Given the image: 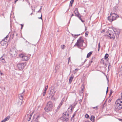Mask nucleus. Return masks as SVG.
<instances>
[{
    "mask_svg": "<svg viewBox=\"0 0 122 122\" xmlns=\"http://www.w3.org/2000/svg\"><path fill=\"white\" fill-rule=\"evenodd\" d=\"M71 35L72 36L74 37L75 38V39L78 36H79L80 35V34H77V35H74L73 34H72Z\"/></svg>",
    "mask_w": 122,
    "mask_h": 122,
    "instance_id": "nucleus-18",
    "label": "nucleus"
},
{
    "mask_svg": "<svg viewBox=\"0 0 122 122\" xmlns=\"http://www.w3.org/2000/svg\"><path fill=\"white\" fill-rule=\"evenodd\" d=\"M86 60H87L86 59V60H85V61H84V62L85 63V62H86Z\"/></svg>",
    "mask_w": 122,
    "mask_h": 122,
    "instance_id": "nucleus-63",
    "label": "nucleus"
},
{
    "mask_svg": "<svg viewBox=\"0 0 122 122\" xmlns=\"http://www.w3.org/2000/svg\"><path fill=\"white\" fill-rule=\"evenodd\" d=\"M101 63L102 64L104 65V59H102L101 61Z\"/></svg>",
    "mask_w": 122,
    "mask_h": 122,
    "instance_id": "nucleus-24",
    "label": "nucleus"
},
{
    "mask_svg": "<svg viewBox=\"0 0 122 122\" xmlns=\"http://www.w3.org/2000/svg\"><path fill=\"white\" fill-rule=\"evenodd\" d=\"M0 74L1 76L4 75V74L2 73L0 71Z\"/></svg>",
    "mask_w": 122,
    "mask_h": 122,
    "instance_id": "nucleus-46",
    "label": "nucleus"
},
{
    "mask_svg": "<svg viewBox=\"0 0 122 122\" xmlns=\"http://www.w3.org/2000/svg\"><path fill=\"white\" fill-rule=\"evenodd\" d=\"M10 53L13 57L15 56L17 54V52L16 51V50L13 48L10 49Z\"/></svg>",
    "mask_w": 122,
    "mask_h": 122,
    "instance_id": "nucleus-7",
    "label": "nucleus"
},
{
    "mask_svg": "<svg viewBox=\"0 0 122 122\" xmlns=\"http://www.w3.org/2000/svg\"><path fill=\"white\" fill-rule=\"evenodd\" d=\"M8 35H7L4 38V40H5V41H7V38L8 37Z\"/></svg>",
    "mask_w": 122,
    "mask_h": 122,
    "instance_id": "nucleus-40",
    "label": "nucleus"
},
{
    "mask_svg": "<svg viewBox=\"0 0 122 122\" xmlns=\"http://www.w3.org/2000/svg\"><path fill=\"white\" fill-rule=\"evenodd\" d=\"M53 105L52 102L49 101L47 103L46 107L44 108V109L47 112L51 111L52 109Z\"/></svg>",
    "mask_w": 122,
    "mask_h": 122,
    "instance_id": "nucleus-1",
    "label": "nucleus"
},
{
    "mask_svg": "<svg viewBox=\"0 0 122 122\" xmlns=\"http://www.w3.org/2000/svg\"><path fill=\"white\" fill-rule=\"evenodd\" d=\"M74 15L73 14H72L71 15V17H72L74 16Z\"/></svg>",
    "mask_w": 122,
    "mask_h": 122,
    "instance_id": "nucleus-56",
    "label": "nucleus"
},
{
    "mask_svg": "<svg viewBox=\"0 0 122 122\" xmlns=\"http://www.w3.org/2000/svg\"><path fill=\"white\" fill-rule=\"evenodd\" d=\"M92 15H91V16H90V20H91V17H92Z\"/></svg>",
    "mask_w": 122,
    "mask_h": 122,
    "instance_id": "nucleus-61",
    "label": "nucleus"
},
{
    "mask_svg": "<svg viewBox=\"0 0 122 122\" xmlns=\"http://www.w3.org/2000/svg\"><path fill=\"white\" fill-rule=\"evenodd\" d=\"M98 106H97L96 107H92V108L93 109H96L97 110L98 109Z\"/></svg>",
    "mask_w": 122,
    "mask_h": 122,
    "instance_id": "nucleus-35",
    "label": "nucleus"
},
{
    "mask_svg": "<svg viewBox=\"0 0 122 122\" xmlns=\"http://www.w3.org/2000/svg\"><path fill=\"white\" fill-rule=\"evenodd\" d=\"M100 47H101V46H100V42H99L98 44V51H99V50L100 49Z\"/></svg>",
    "mask_w": 122,
    "mask_h": 122,
    "instance_id": "nucleus-25",
    "label": "nucleus"
},
{
    "mask_svg": "<svg viewBox=\"0 0 122 122\" xmlns=\"http://www.w3.org/2000/svg\"><path fill=\"white\" fill-rule=\"evenodd\" d=\"M108 57V55L107 54H106L104 56V58L105 59H106Z\"/></svg>",
    "mask_w": 122,
    "mask_h": 122,
    "instance_id": "nucleus-28",
    "label": "nucleus"
},
{
    "mask_svg": "<svg viewBox=\"0 0 122 122\" xmlns=\"http://www.w3.org/2000/svg\"><path fill=\"white\" fill-rule=\"evenodd\" d=\"M108 87H107V91H106V93H107L108 92Z\"/></svg>",
    "mask_w": 122,
    "mask_h": 122,
    "instance_id": "nucleus-50",
    "label": "nucleus"
},
{
    "mask_svg": "<svg viewBox=\"0 0 122 122\" xmlns=\"http://www.w3.org/2000/svg\"><path fill=\"white\" fill-rule=\"evenodd\" d=\"M64 100L62 99V100L61 102V103L58 106V107H57V109H59L60 107L62 105L63 102Z\"/></svg>",
    "mask_w": 122,
    "mask_h": 122,
    "instance_id": "nucleus-15",
    "label": "nucleus"
},
{
    "mask_svg": "<svg viewBox=\"0 0 122 122\" xmlns=\"http://www.w3.org/2000/svg\"><path fill=\"white\" fill-rule=\"evenodd\" d=\"M65 46V45H61V48L62 49H63L64 48V47Z\"/></svg>",
    "mask_w": 122,
    "mask_h": 122,
    "instance_id": "nucleus-37",
    "label": "nucleus"
},
{
    "mask_svg": "<svg viewBox=\"0 0 122 122\" xmlns=\"http://www.w3.org/2000/svg\"><path fill=\"white\" fill-rule=\"evenodd\" d=\"M41 7L42 6H41L39 10L37 11V12H41V10L42 9Z\"/></svg>",
    "mask_w": 122,
    "mask_h": 122,
    "instance_id": "nucleus-38",
    "label": "nucleus"
},
{
    "mask_svg": "<svg viewBox=\"0 0 122 122\" xmlns=\"http://www.w3.org/2000/svg\"><path fill=\"white\" fill-rule=\"evenodd\" d=\"M85 117L86 118H88L89 117V115H88L87 114H86L85 115Z\"/></svg>",
    "mask_w": 122,
    "mask_h": 122,
    "instance_id": "nucleus-36",
    "label": "nucleus"
},
{
    "mask_svg": "<svg viewBox=\"0 0 122 122\" xmlns=\"http://www.w3.org/2000/svg\"><path fill=\"white\" fill-rule=\"evenodd\" d=\"M105 30L104 29V30H102L101 31V33H103L104 32H105Z\"/></svg>",
    "mask_w": 122,
    "mask_h": 122,
    "instance_id": "nucleus-44",
    "label": "nucleus"
},
{
    "mask_svg": "<svg viewBox=\"0 0 122 122\" xmlns=\"http://www.w3.org/2000/svg\"><path fill=\"white\" fill-rule=\"evenodd\" d=\"M10 118V117L9 116H7L5 118L4 120L6 121L8 120Z\"/></svg>",
    "mask_w": 122,
    "mask_h": 122,
    "instance_id": "nucleus-26",
    "label": "nucleus"
},
{
    "mask_svg": "<svg viewBox=\"0 0 122 122\" xmlns=\"http://www.w3.org/2000/svg\"><path fill=\"white\" fill-rule=\"evenodd\" d=\"M19 100H21L22 101V100L23 99V95H20L19 96Z\"/></svg>",
    "mask_w": 122,
    "mask_h": 122,
    "instance_id": "nucleus-22",
    "label": "nucleus"
},
{
    "mask_svg": "<svg viewBox=\"0 0 122 122\" xmlns=\"http://www.w3.org/2000/svg\"><path fill=\"white\" fill-rule=\"evenodd\" d=\"M18 0H15L14 1V3L15 4L16 2Z\"/></svg>",
    "mask_w": 122,
    "mask_h": 122,
    "instance_id": "nucleus-54",
    "label": "nucleus"
},
{
    "mask_svg": "<svg viewBox=\"0 0 122 122\" xmlns=\"http://www.w3.org/2000/svg\"><path fill=\"white\" fill-rule=\"evenodd\" d=\"M104 65H105L106 67H107V65L105 63Z\"/></svg>",
    "mask_w": 122,
    "mask_h": 122,
    "instance_id": "nucleus-59",
    "label": "nucleus"
},
{
    "mask_svg": "<svg viewBox=\"0 0 122 122\" xmlns=\"http://www.w3.org/2000/svg\"><path fill=\"white\" fill-rule=\"evenodd\" d=\"M5 122V120L4 119L1 122Z\"/></svg>",
    "mask_w": 122,
    "mask_h": 122,
    "instance_id": "nucleus-53",
    "label": "nucleus"
},
{
    "mask_svg": "<svg viewBox=\"0 0 122 122\" xmlns=\"http://www.w3.org/2000/svg\"><path fill=\"white\" fill-rule=\"evenodd\" d=\"M26 65L25 63H20L17 64V67L19 69L22 70L24 68Z\"/></svg>",
    "mask_w": 122,
    "mask_h": 122,
    "instance_id": "nucleus-5",
    "label": "nucleus"
},
{
    "mask_svg": "<svg viewBox=\"0 0 122 122\" xmlns=\"http://www.w3.org/2000/svg\"><path fill=\"white\" fill-rule=\"evenodd\" d=\"M6 41L5 40H3L0 43L1 45L3 46L5 45L6 43Z\"/></svg>",
    "mask_w": 122,
    "mask_h": 122,
    "instance_id": "nucleus-12",
    "label": "nucleus"
},
{
    "mask_svg": "<svg viewBox=\"0 0 122 122\" xmlns=\"http://www.w3.org/2000/svg\"><path fill=\"white\" fill-rule=\"evenodd\" d=\"M46 92L44 91V92L43 93V96H44L46 94Z\"/></svg>",
    "mask_w": 122,
    "mask_h": 122,
    "instance_id": "nucleus-43",
    "label": "nucleus"
},
{
    "mask_svg": "<svg viewBox=\"0 0 122 122\" xmlns=\"http://www.w3.org/2000/svg\"><path fill=\"white\" fill-rule=\"evenodd\" d=\"M110 15L112 17V19L113 20H116L119 17V16L114 13L112 12L110 13Z\"/></svg>",
    "mask_w": 122,
    "mask_h": 122,
    "instance_id": "nucleus-8",
    "label": "nucleus"
},
{
    "mask_svg": "<svg viewBox=\"0 0 122 122\" xmlns=\"http://www.w3.org/2000/svg\"><path fill=\"white\" fill-rule=\"evenodd\" d=\"M22 101L21 100H19L17 103L18 105L19 106H20L22 104Z\"/></svg>",
    "mask_w": 122,
    "mask_h": 122,
    "instance_id": "nucleus-19",
    "label": "nucleus"
},
{
    "mask_svg": "<svg viewBox=\"0 0 122 122\" xmlns=\"http://www.w3.org/2000/svg\"><path fill=\"white\" fill-rule=\"evenodd\" d=\"M40 118V117L39 115H35L33 117L34 120L36 122H38V119Z\"/></svg>",
    "mask_w": 122,
    "mask_h": 122,
    "instance_id": "nucleus-10",
    "label": "nucleus"
},
{
    "mask_svg": "<svg viewBox=\"0 0 122 122\" xmlns=\"http://www.w3.org/2000/svg\"><path fill=\"white\" fill-rule=\"evenodd\" d=\"M78 18L81 20V22H82L83 23L85 22L84 20H82V19L81 18V17H78Z\"/></svg>",
    "mask_w": 122,
    "mask_h": 122,
    "instance_id": "nucleus-34",
    "label": "nucleus"
},
{
    "mask_svg": "<svg viewBox=\"0 0 122 122\" xmlns=\"http://www.w3.org/2000/svg\"><path fill=\"white\" fill-rule=\"evenodd\" d=\"M88 31H86L85 33V36L86 37H87L88 36Z\"/></svg>",
    "mask_w": 122,
    "mask_h": 122,
    "instance_id": "nucleus-33",
    "label": "nucleus"
},
{
    "mask_svg": "<svg viewBox=\"0 0 122 122\" xmlns=\"http://www.w3.org/2000/svg\"><path fill=\"white\" fill-rule=\"evenodd\" d=\"M114 32L116 34L118 35L120 32V31L117 28H114L113 29Z\"/></svg>",
    "mask_w": 122,
    "mask_h": 122,
    "instance_id": "nucleus-11",
    "label": "nucleus"
},
{
    "mask_svg": "<svg viewBox=\"0 0 122 122\" xmlns=\"http://www.w3.org/2000/svg\"><path fill=\"white\" fill-rule=\"evenodd\" d=\"M59 66H56V67L55 68V69L56 70V68L59 69Z\"/></svg>",
    "mask_w": 122,
    "mask_h": 122,
    "instance_id": "nucleus-42",
    "label": "nucleus"
},
{
    "mask_svg": "<svg viewBox=\"0 0 122 122\" xmlns=\"http://www.w3.org/2000/svg\"><path fill=\"white\" fill-rule=\"evenodd\" d=\"M75 16L78 17H81V15L79 13L78 9L77 8L75 9Z\"/></svg>",
    "mask_w": 122,
    "mask_h": 122,
    "instance_id": "nucleus-9",
    "label": "nucleus"
},
{
    "mask_svg": "<svg viewBox=\"0 0 122 122\" xmlns=\"http://www.w3.org/2000/svg\"><path fill=\"white\" fill-rule=\"evenodd\" d=\"M32 13H32H32H31L30 14V15H32Z\"/></svg>",
    "mask_w": 122,
    "mask_h": 122,
    "instance_id": "nucleus-64",
    "label": "nucleus"
},
{
    "mask_svg": "<svg viewBox=\"0 0 122 122\" xmlns=\"http://www.w3.org/2000/svg\"><path fill=\"white\" fill-rule=\"evenodd\" d=\"M0 60L3 62H5V60L4 58H2L1 57L0 58Z\"/></svg>",
    "mask_w": 122,
    "mask_h": 122,
    "instance_id": "nucleus-27",
    "label": "nucleus"
},
{
    "mask_svg": "<svg viewBox=\"0 0 122 122\" xmlns=\"http://www.w3.org/2000/svg\"><path fill=\"white\" fill-rule=\"evenodd\" d=\"M15 32H14V33L13 34V36H14V35H15ZM16 36H18V34L17 33H16Z\"/></svg>",
    "mask_w": 122,
    "mask_h": 122,
    "instance_id": "nucleus-41",
    "label": "nucleus"
},
{
    "mask_svg": "<svg viewBox=\"0 0 122 122\" xmlns=\"http://www.w3.org/2000/svg\"><path fill=\"white\" fill-rule=\"evenodd\" d=\"M118 120L120 121H122V119H119Z\"/></svg>",
    "mask_w": 122,
    "mask_h": 122,
    "instance_id": "nucleus-55",
    "label": "nucleus"
},
{
    "mask_svg": "<svg viewBox=\"0 0 122 122\" xmlns=\"http://www.w3.org/2000/svg\"><path fill=\"white\" fill-rule=\"evenodd\" d=\"M115 109L119 110L122 108V100L118 99L116 101L115 104Z\"/></svg>",
    "mask_w": 122,
    "mask_h": 122,
    "instance_id": "nucleus-2",
    "label": "nucleus"
},
{
    "mask_svg": "<svg viewBox=\"0 0 122 122\" xmlns=\"http://www.w3.org/2000/svg\"><path fill=\"white\" fill-rule=\"evenodd\" d=\"M72 4H73L70 3V6H72Z\"/></svg>",
    "mask_w": 122,
    "mask_h": 122,
    "instance_id": "nucleus-51",
    "label": "nucleus"
},
{
    "mask_svg": "<svg viewBox=\"0 0 122 122\" xmlns=\"http://www.w3.org/2000/svg\"><path fill=\"white\" fill-rule=\"evenodd\" d=\"M84 63H85V62H83L82 63V65H83L84 64Z\"/></svg>",
    "mask_w": 122,
    "mask_h": 122,
    "instance_id": "nucleus-62",
    "label": "nucleus"
},
{
    "mask_svg": "<svg viewBox=\"0 0 122 122\" xmlns=\"http://www.w3.org/2000/svg\"><path fill=\"white\" fill-rule=\"evenodd\" d=\"M73 2H74V1H72L71 0L70 2V3L73 4Z\"/></svg>",
    "mask_w": 122,
    "mask_h": 122,
    "instance_id": "nucleus-52",
    "label": "nucleus"
},
{
    "mask_svg": "<svg viewBox=\"0 0 122 122\" xmlns=\"http://www.w3.org/2000/svg\"><path fill=\"white\" fill-rule=\"evenodd\" d=\"M95 117L93 116H91L90 118V119L91 121L92 122H94V121Z\"/></svg>",
    "mask_w": 122,
    "mask_h": 122,
    "instance_id": "nucleus-17",
    "label": "nucleus"
},
{
    "mask_svg": "<svg viewBox=\"0 0 122 122\" xmlns=\"http://www.w3.org/2000/svg\"><path fill=\"white\" fill-rule=\"evenodd\" d=\"M74 78V76H71L69 79V82L70 84H71L72 82V80Z\"/></svg>",
    "mask_w": 122,
    "mask_h": 122,
    "instance_id": "nucleus-20",
    "label": "nucleus"
},
{
    "mask_svg": "<svg viewBox=\"0 0 122 122\" xmlns=\"http://www.w3.org/2000/svg\"><path fill=\"white\" fill-rule=\"evenodd\" d=\"M19 56L21 58V59L23 61H27L30 59L29 57L25 54H20L19 55Z\"/></svg>",
    "mask_w": 122,
    "mask_h": 122,
    "instance_id": "nucleus-4",
    "label": "nucleus"
},
{
    "mask_svg": "<svg viewBox=\"0 0 122 122\" xmlns=\"http://www.w3.org/2000/svg\"><path fill=\"white\" fill-rule=\"evenodd\" d=\"M108 20L110 22H112L113 20L112 19V17L111 15L110 16H108Z\"/></svg>",
    "mask_w": 122,
    "mask_h": 122,
    "instance_id": "nucleus-16",
    "label": "nucleus"
},
{
    "mask_svg": "<svg viewBox=\"0 0 122 122\" xmlns=\"http://www.w3.org/2000/svg\"><path fill=\"white\" fill-rule=\"evenodd\" d=\"M32 115V114H28L27 115V116L29 118V119H28V121H29L30 120Z\"/></svg>",
    "mask_w": 122,
    "mask_h": 122,
    "instance_id": "nucleus-14",
    "label": "nucleus"
},
{
    "mask_svg": "<svg viewBox=\"0 0 122 122\" xmlns=\"http://www.w3.org/2000/svg\"><path fill=\"white\" fill-rule=\"evenodd\" d=\"M121 99H120L121 100H122V92L121 93Z\"/></svg>",
    "mask_w": 122,
    "mask_h": 122,
    "instance_id": "nucleus-49",
    "label": "nucleus"
},
{
    "mask_svg": "<svg viewBox=\"0 0 122 122\" xmlns=\"http://www.w3.org/2000/svg\"><path fill=\"white\" fill-rule=\"evenodd\" d=\"M78 70V69H76L74 71H73V73H74V74H75L76 73L77 71Z\"/></svg>",
    "mask_w": 122,
    "mask_h": 122,
    "instance_id": "nucleus-30",
    "label": "nucleus"
},
{
    "mask_svg": "<svg viewBox=\"0 0 122 122\" xmlns=\"http://www.w3.org/2000/svg\"><path fill=\"white\" fill-rule=\"evenodd\" d=\"M92 62V60L91 61H90L89 63V65L88 66H86V67H88L91 64V63Z\"/></svg>",
    "mask_w": 122,
    "mask_h": 122,
    "instance_id": "nucleus-31",
    "label": "nucleus"
},
{
    "mask_svg": "<svg viewBox=\"0 0 122 122\" xmlns=\"http://www.w3.org/2000/svg\"><path fill=\"white\" fill-rule=\"evenodd\" d=\"M87 30V28L86 27H85V30Z\"/></svg>",
    "mask_w": 122,
    "mask_h": 122,
    "instance_id": "nucleus-60",
    "label": "nucleus"
},
{
    "mask_svg": "<svg viewBox=\"0 0 122 122\" xmlns=\"http://www.w3.org/2000/svg\"><path fill=\"white\" fill-rule=\"evenodd\" d=\"M84 41L82 37H80L77 40L76 43L75 44L74 46H77L78 48H81L83 46V43Z\"/></svg>",
    "mask_w": 122,
    "mask_h": 122,
    "instance_id": "nucleus-3",
    "label": "nucleus"
},
{
    "mask_svg": "<svg viewBox=\"0 0 122 122\" xmlns=\"http://www.w3.org/2000/svg\"><path fill=\"white\" fill-rule=\"evenodd\" d=\"M78 70V69H76L74 71H73V73H74V74H75L76 73L77 71Z\"/></svg>",
    "mask_w": 122,
    "mask_h": 122,
    "instance_id": "nucleus-29",
    "label": "nucleus"
},
{
    "mask_svg": "<svg viewBox=\"0 0 122 122\" xmlns=\"http://www.w3.org/2000/svg\"><path fill=\"white\" fill-rule=\"evenodd\" d=\"M92 52H89L87 55V57L88 58L89 57L92 55Z\"/></svg>",
    "mask_w": 122,
    "mask_h": 122,
    "instance_id": "nucleus-21",
    "label": "nucleus"
},
{
    "mask_svg": "<svg viewBox=\"0 0 122 122\" xmlns=\"http://www.w3.org/2000/svg\"><path fill=\"white\" fill-rule=\"evenodd\" d=\"M70 58L71 57H69V58H68V63L69 64V62L71 61V60H70Z\"/></svg>",
    "mask_w": 122,
    "mask_h": 122,
    "instance_id": "nucleus-39",
    "label": "nucleus"
},
{
    "mask_svg": "<svg viewBox=\"0 0 122 122\" xmlns=\"http://www.w3.org/2000/svg\"><path fill=\"white\" fill-rule=\"evenodd\" d=\"M85 122H91V121H86Z\"/></svg>",
    "mask_w": 122,
    "mask_h": 122,
    "instance_id": "nucleus-58",
    "label": "nucleus"
},
{
    "mask_svg": "<svg viewBox=\"0 0 122 122\" xmlns=\"http://www.w3.org/2000/svg\"><path fill=\"white\" fill-rule=\"evenodd\" d=\"M110 67H111V66L110 65V64L109 63V66H108V68H109Z\"/></svg>",
    "mask_w": 122,
    "mask_h": 122,
    "instance_id": "nucleus-48",
    "label": "nucleus"
},
{
    "mask_svg": "<svg viewBox=\"0 0 122 122\" xmlns=\"http://www.w3.org/2000/svg\"><path fill=\"white\" fill-rule=\"evenodd\" d=\"M81 90L82 92L83 93V91L84 90V85H82L81 87Z\"/></svg>",
    "mask_w": 122,
    "mask_h": 122,
    "instance_id": "nucleus-23",
    "label": "nucleus"
},
{
    "mask_svg": "<svg viewBox=\"0 0 122 122\" xmlns=\"http://www.w3.org/2000/svg\"><path fill=\"white\" fill-rule=\"evenodd\" d=\"M42 14H41V17H40V18H39V19H42Z\"/></svg>",
    "mask_w": 122,
    "mask_h": 122,
    "instance_id": "nucleus-57",
    "label": "nucleus"
},
{
    "mask_svg": "<svg viewBox=\"0 0 122 122\" xmlns=\"http://www.w3.org/2000/svg\"><path fill=\"white\" fill-rule=\"evenodd\" d=\"M21 29H22V28L23 27V25H24L23 24H21Z\"/></svg>",
    "mask_w": 122,
    "mask_h": 122,
    "instance_id": "nucleus-45",
    "label": "nucleus"
},
{
    "mask_svg": "<svg viewBox=\"0 0 122 122\" xmlns=\"http://www.w3.org/2000/svg\"><path fill=\"white\" fill-rule=\"evenodd\" d=\"M76 114V113H75V112L73 114V115L72 116V118L74 116H75V115Z\"/></svg>",
    "mask_w": 122,
    "mask_h": 122,
    "instance_id": "nucleus-47",
    "label": "nucleus"
},
{
    "mask_svg": "<svg viewBox=\"0 0 122 122\" xmlns=\"http://www.w3.org/2000/svg\"><path fill=\"white\" fill-rule=\"evenodd\" d=\"M48 85H47L45 86L44 91L46 92V91L48 88Z\"/></svg>",
    "mask_w": 122,
    "mask_h": 122,
    "instance_id": "nucleus-32",
    "label": "nucleus"
},
{
    "mask_svg": "<svg viewBox=\"0 0 122 122\" xmlns=\"http://www.w3.org/2000/svg\"><path fill=\"white\" fill-rule=\"evenodd\" d=\"M64 114L65 115V116H64L62 118V119L64 121H67L68 120V119L66 117V114Z\"/></svg>",
    "mask_w": 122,
    "mask_h": 122,
    "instance_id": "nucleus-13",
    "label": "nucleus"
},
{
    "mask_svg": "<svg viewBox=\"0 0 122 122\" xmlns=\"http://www.w3.org/2000/svg\"><path fill=\"white\" fill-rule=\"evenodd\" d=\"M107 36H109L110 39L112 38L114 39L115 38L114 33L112 31L110 30H108L107 31Z\"/></svg>",
    "mask_w": 122,
    "mask_h": 122,
    "instance_id": "nucleus-6",
    "label": "nucleus"
}]
</instances>
